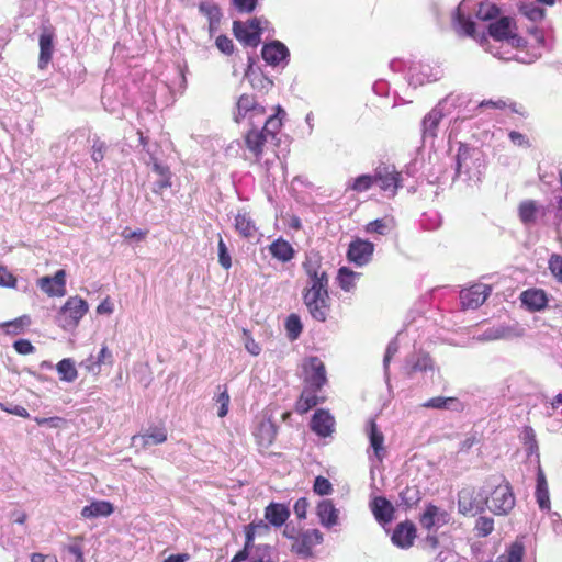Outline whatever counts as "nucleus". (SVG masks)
Segmentation results:
<instances>
[{"mask_svg":"<svg viewBox=\"0 0 562 562\" xmlns=\"http://www.w3.org/2000/svg\"><path fill=\"white\" fill-rule=\"evenodd\" d=\"M16 278L3 266H0V286L15 288Z\"/></svg>","mask_w":562,"mask_h":562,"instance_id":"62","label":"nucleus"},{"mask_svg":"<svg viewBox=\"0 0 562 562\" xmlns=\"http://www.w3.org/2000/svg\"><path fill=\"white\" fill-rule=\"evenodd\" d=\"M316 516L319 524L330 529L339 522V510L335 507L331 499H322L316 506Z\"/></svg>","mask_w":562,"mask_h":562,"instance_id":"26","label":"nucleus"},{"mask_svg":"<svg viewBox=\"0 0 562 562\" xmlns=\"http://www.w3.org/2000/svg\"><path fill=\"white\" fill-rule=\"evenodd\" d=\"M311 429L319 437H328L335 430V418L325 409H317L311 419Z\"/></svg>","mask_w":562,"mask_h":562,"instance_id":"25","label":"nucleus"},{"mask_svg":"<svg viewBox=\"0 0 562 562\" xmlns=\"http://www.w3.org/2000/svg\"><path fill=\"white\" fill-rule=\"evenodd\" d=\"M303 301L311 316L318 322L327 319L330 304L328 284H312L306 286L303 293Z\"/></svg>","mask_w":562,"mask_h":562,"instance_id":"5","label":"nucleus"},{"mask_svg":"<svg viewBox=\"0 0 562 562\" xmlns=\"http://www.w3.org/2000/svg\"><path fill=\"white\" fill-rule=\"evenodd\" d=\"M56 368L61 381L74 382L77 379L78 372L71 359L65 358L60 360Z\"/></svg>","mask_w":562,"mask_h":562,"instance_id":"47","label":"nucleus"},{"mask_svg":"<svg viewBox=\"0 0 562 562\" xmlns=\"http://www.w3.org/2000/svg\"><path fill=\"white\" fill-rule=\"evenodd\" d=\"M261 57L267 65L283 69L289 64L290 52L280 41H271L262 46Z\"/></svg>","mask_w":562,"mask_h":562,"instance_id":"17","label":"nucleus"},{"mask_svg":"<svg viewBox=\"0 0 562 562\" xmlns=\"http://www.w3.org/2000/svg\"><path fill=\"white\" fill-rule=\"evenodd\" d=\"M324 541V536L318 529H307L294 538L292 551L300 558L307 559L314 555L315 546Z\"/></svg>","mask_w":562,"mask_h":562,"instance_id":"15","label":"nucleus"},{"mask_svg":"<svg viewBox=\"0 0 562 562\" xmlns=\"http://www.w3.org/2000/svg\"><path fill=\"white\" fill-rule=\"evenodd\" d=\"M269 252L281 262H288L294 258L295 250L291 244L283 239L278 238L269 246Z\"/></svg>","mask_w":562,"mask_h":562,"instance_id":"39","label":"nucleus"},{"mask_svg":"<svg viewBox=\"0 0 562 562\" xmlns=\"http://www.w3.org/2000/svg\"><path fill=\"white\" fill-rule=\"evenodd\" d=\"M106 146L105 143L95 138L92 145L91 158L94 162H99L104 158Z\"/></svg>","mask_w":562,"mask_h":562,"instance_id":"63","label":"nucleus"},{"mask_svg":"<svg viewBox=\"0 0 562 562\" xmlns=\"http://www.w3.org/2000/svg\"><path fill=\"white\" fill-rule=\"evenodd\" d=\"M449 520V513L434 504H428L420 517V524L427 530L440 528L447 525Z\"/></svg>","mask_w":562,"mask_h":562,"instance_id":"23","label":"nucleus"},{"mask_svg":"<svg viewBox=\"0 0 562 562\" xmlns=\"http://www.w3.org/2000/svg\"><path fill=\"white\" fill-rule=\"evenodd\" d=\"M137 134L139 135V143L148 156V159H145V164L147 166H151L153 172L158 176V179L153 184V192L161 194L164 189L171 187V171L167 165L161 164L155 156V151L151 150V147L148 144V138L139 131Z\"/></svg>","mask_w":562,"mask_h":562,"instance_id":"10","label":"nucleus"},{"mask_svg":"<svg viewBox=\"0 0 562 562\" xmlns=\"http://www.w3.org/2000/svg\"><path fill=\"white\" fill-rule=\"evenodd\" d=\"M415 537L416 529L414 525L409 522H401L394 529L391 540L394 546L402 549H408L412 547Z\"/></svg>","mask_w":562,"mask_h":562,"instance_id":"28","label":"nucleus"},{"mask_svg":"<svg viewBox=\"0 0 562 562\" xmlns=\"http://www.w3.org/2000/svg\"><path fill=\"white\" fill-rule=\"evenodd\" d=\"M37 286L50 297L66 294V271L57 270L54 276H44L37 280Z\"/></svg>","mask_w":562,"mask_h":562,"instance_id":"20","label":"nucleus"},{"mask_svg":"<svg viewBox=\"0 0 562 562\" xmlns=\"http://www.w3.org/2000/svg\"><path fill=\"white\" fill-rule=\"evenodd\" d=\"M199 10L203 13L210 22V30H213L222 19V11L220 7L212 2H202Z\"/></svg>","mask_w":562,"mask_h":562,"instance_id":"48","label":"nucleus"},{"mask_svg":"<svg viewBox=\"0 0 562 562\" xmlns=\"http://www.w3.org/2000/svg\"><path fill=\"white\" fill-rule=\"evenodd\" d=\"M249 558L250 562H271V548L267 544L257 546Z\"/></svg>","mask_w":562,"mask_h":562,"instance_id":"53","label":"nucleus"},{"mask_svg":"<svg viewBox=\"0 0 562 562\" xmlns=\"http://www.w3.org/2000/svg\"><path fill=\"white\" fill-rule=\"evenodd\" d=\"M548 265L552 276L562 284V256L558 254L551 255Z\"/></svg>","mask_w":562,"mask_h":562,"instance_id":"55","label":"nucleus"},{"mask_svg":"<svg viewBox=\"0 0 562 562\" xmlns=\"http://www.w3.org/2000/svg\"><path fill=\"white\" fill-rule=\"evenodd\" d=\"M235 228L245 238H251L257 233V226L251 216L244 212L235 216Z\"/></svg>","mask_w":562,"mask_h":562,"instance_id":"44","label":"nucleus"},{"mask_svg":"<svg viewBox=\"0 0 562 562\" xmlns=\"http://www.w3.org/2000/svg\"><path fill=\"white\" fill-rule=\"evenodd\" d=\"M490 485L479 490L471 487L462 488L458 493V509L462 515L475 516L485 510L488 505Z\"/></svg>","mask_w":562,"mask_h":562,"instance_id":"8","label":"nucleus"},{"mask_svg":"<svg viewBox=\"0 0 562 562\" xmlns=\"http://www.w3.org/2000/svg\"><path fill=\"white\" fill-rule=\"evenodd\" d=\"M245 79L250 83L254 90L262 95L273 87V81L263 74L256 59L250 56L248 57V66L245 71Z\"/></svg>","mask_w":562,"mask_h":562,"instance_id":"18","label":"nucleus"},{"mask_svg":"<svg viewBox=\"0 0 562 562\" xmlns=\"http://www.w3.org/2000/svg\"><path fill=\"white\" fill-rule=\"evenodd\" d=\"M424 408L446 409L452 412H462L463 403L457 397L436 396L427 400L422 404Z\"/></svg>","mask_w":562,"mask_h":562,"instance_id":"35","label":"nucleus"},{"mask_svg":"<svg viewBox=\"0 0 562 562\" xmlns=\"http://www.w3.org/2000/svg\"><path fill=\"white\" fill-rule=\"evenodd\" d=\"M508 137L510 139V142L515 145V146H518V147H522V148H528L530 147V142H529V138L520 133V132H517V131H510L508 133Z\"/></svg>","mask_w":562,"mask_h":562,"instance_id":"64","label":"nucleus"},{"mask_svg":"<svg viewBox=\"0 0 562 562\" xmlns=\"http://www.w3.org/2000/svg\"><path fill=\"white\" fill-rule=\"evenodd\" d=\"M266 106L254 94L243 93L236 102L233 113L234 121L241 123L247 121L249 125H261L265 120Z\"/></svg>","mask_w":562,"mask_h":562,"instance_id":"6","label":"nucleus"},{"mask_svg":"<svg viewBox=\"0 0 562 562\" xmlns=\"http://www.w3.org/2000/svg\"><path fill=\"white\" fill-rule=\"evenodd\" d=\"M215 45L218 48V50H221L225 55H231L234 52V43L226 35L217 36Z\"/></svg>","mask_w":562,"mask_h":562,"instance_id":"59","label":"nucleus"},{"mask_svg":"<svg viewBox=\"0 0 562 562\" xmlns=\"http://www.w3.org/2000/svg\"><path fill=\"white\" fill-rule=\"evenodd\" d=\"M522 440H524V443L528 447V450H529L530 453L535 449H537L536 434H535V430L531 427H529V426L524 427Z\"/></svg>","mask_w":562,"mask_h":562,"instance_id":"60","label":"nucleus"},{"mask_svg":"<svg viewBox=\"0 0 562 562\" xmlns=\"http://www.w3.org/2000/svg\"><path fill=\"white\" fill-rule=\"evenodd\" d=\"M474 529L477 536L487 537L494 530V519L486 516H480L475 521Z\"/></svg>","mask_w":562,"mask_h":562,"instance_id":"52","label":"nucleus"},{"mask_svg":"<svg viewBox=\"0 0 562 562\" xmlns=\"http://www.w3.org/2000/svg\"><path fill=\"white\" fill-rule=\"evenodd\" d=\"M374 248L370 240L355 238L348 246L347 259L359 268L364 267L372 260Z\"/></svg>","mask_w":562,"mask_h":562,"instance_id":"16","label":"nucleus"},{"mask_svg":"<svg viewBox=\"0 0 562 562\" xmlns=\"http://www.w3.org/2000/svg\"><path fill=\"white\" fill-rule=\"evenodd\" d=\"M167 440V430L165 427H150L143 435H135L132 438V442L134 446H149V445H160Z\"/></svg>","mask_w":562,"mask_h":562,"instance_id":"33","label":"nucleus"},{"mask_svg":"<svg viewBox=\"0 0 562 562\" xmlns=\"http://www.w3.org/2000/svg\"><path fill=\"white\" fill-rule=\"evenodd\" d=\"M113 512L114 506L109 501H93L81 509L80 516L83 519H95L109 517Z\"/></svg>","mask_w":562,"mask_h":562,"instance_id":"31","label":"nucleus"},{"mask_svg":"<svg viewBox=\"0 0 562 562\" xmlns=\"http://www.w3.org/2000/svg\"><path fill=\"white\" fill-rule=\"evenodd\" d=\"M326 381L324 363L317 357H312L306 366L305 386L321 390Z\"/></svg>","mask_w":562,"mask_h":562,"instance_id":"24","label":"nucleus"},{"mask_svg":"<svg viewBox=\"0 0 562 562\" xmlns=\"http://www.w3.org/2000/svg\"><path fill=\"white\" fill-rule=\"evenodd\" d=\"M546 207L536 200H524L518 205V217L526 227L536 225L546 215Z\"/></svg>","mask_w":562,"mask_h":562,"instance_id":"22","label":"nucleus"},{"mask_svg":"<svg viewBox=\"0 0 562 562\" xmlns=\"http://www.w3.org/2000/svg\"><path fill=\"white\" fill-rule=\"evenodd\" d=\"M515 506V495L508 483L490 486L487 507L495 515H507Z\"/></svg>","mask_w":562,"mask_h":562,"instance_id":"14","label":"nucleus"},{"mask_svg":"<svg viewBox=\"0 0 562 562\" xmlns=\"http://www.w3.org/2000/svg\"><path fill=\"white\" fill-rule=\"evenodd\" d=\"M302 323L300 317L296 314H291L288 316L285 322V329L288 331V336L291 340H295L302 333Z\"/></svg>","mask_w":562,"mask_h":562,"instance_id":"50","label":"nucleus"},{"mask_svg":"<svg viewBox=\"0 0 562 562\" xmlns=\"http://www.w3.org/2000/svg\"><path fill=\"white\" fill-rule=\"evenodd\" d=\"M461 94L451 93L442 99L438 104L424 117L422 122V132L424 142L434 140L437 137L440 121L452 113V110L464 102Z\"/></svg>","mask_w":562,"mask_h":562,"instance_id":"4","label":"nucleus"},{"mask_svg":"<svg viewBox=\"0 0 562 562\" xmlns=\"http://www.w3.org/2000/svg\"><path fill=\"white\" fill-rule=\"evenodd\" d=\"M374 187V178L372 173H362L355 178L348 179L346 182V192L353 191L357 193H363Z\"/></svg>","mask_w":562,"mask_h":562,"instance_id":"42","label":"nucleus"},{"mask_svg":"<svg viewBox=\"0 0 562 562\" xmlns=\"http://www.w3.org/2000/svg\"><path fill=\"white\" fill-rule=\"evenodd\" d=\"M443 76V68L439 63H414L408 67V85L416 88L426 83L438 81Z\"/></svg>","mask_w":562,"mask_h":562,"instance_id":"12","label":"nucleus"},{"mask_svg":"<svg viewBox=\"0 0 562 562\" xmlns=\"http://www.w3.org/2000/svg\"><path fill=\"white\" fill-rule=\"evenodd\" d=\"M290 514L289 507L282 503L272 502L265 508V518L276 528L282 527Z\"/></svg>","mask_w":562,"mask_h":562,"instance_id":"30","label":"nucleus"},{"mask_svg":"<svg viewBox=\"0 0 562 562\" xmlns=\"http://www.w3.org/2000/svg\"><path fill=\"white\" fill-rule=\"evenodd\" d=\"M371 509L380 524H389L393 519L394 508L385 497L378 496L371 503Z\"/></svg>","mask_w":562,"mask_h":562,"instance_id":"36","label":"nucleus"},{"mask_svg":"<svg viewBox=\"0 0 562 562\" xmlns=\"http://www.w3.org/2000/svg\"><path fill=\"white\" fill-rule=\"evenodd\" d=\"M88 303L79 296H70L57 315L58 325L65 330L75 329L88 312Z\"/></svg>","mask_w":562,"mask_h":562,"instance_id":"11","label":"nucleus"},{"mask_svg":"<svg viewBox=\"0 0 562 562\" xmlns=\"http://www.w3.org/2000/svg\"><path fill=\"white\" fill-rule=\"evenodd\" d=\"M471 10H475V15L479 20L488 21L498 16L499 9L495 3L490 1L474 3L472 0H462L454 11V26L458 32L463 35L476 38L475 22L468 14Z\"/></svg>","mask_w":562,"mask_h":562,"instance_id":"3","label":"nucleus"},{"mask_svg":"<svg viewBox=\"0 0 562 562\" xmlns=\"http://www.w3.org/2000/svg\"><path fill=\"white\" fill-rule=\"evenodd\" d=\"M492 292V288L484 283H477L460 292V303L463 308L475 310L481 306Z\"/></svg>","mask_w":562,"mask_h":562,"instance_id":"19","label":"nucleus"},{"mask_svg":"<svg viewBox=\"0 0 562 562\" xmlns=\"http://www.w3.org/2000/svg\"><path fill=\"white\" fill-rule=\"evenodd\" d=\"M524 306L531 312L542 311L548 304L547 293L541 289H528L520 295Z\"/></svg>","mask_w":562,"mask_h":562,"instance_id":"29","label":"nucleus"},{"mask_svg":"<svg viewBox=\"0 0 562 562\" xmlns=\"http://www.w3.org/2000/svg\"><path fill=\"white\" fill-rule=\"evenodd\" d=\"M393 216H384L373 220L364 226V232L369 235L386 236L395 228Z\"/></svg>","mask_w":562,"mask_h":562,"instance_id":"38","label":"nucleus"},{"mask_svg":"<svg viewBox=\"0 0 562 562\" xmlns=\"http://www.w3.org/2000/svg\"><path fill=\"white\" fill-rule=\"evenodd\" d=\"M65 550L74 557V562H85L82 537H76L65 547Z\"/></svg>","mask_w":562,"mask_h":562,"instance_id":"51","label":"nucleus"},{"mask_svg":"<svg viewBox=\"0 0 562 562\" xmlns=\"http://www.w3.org/2000/svg\"><path fill=\"white\" fill-rule=\"evenodd\" d=\"M403 372L411 379L417 374L434 379L435 374H439L440 369L428 352L415 350L406 356Z\"/></svg>","mask_w":562,"mask_h":562,"instance_id":"9","label":"nucleus"},{"mask_svg":"<svg viewBox=\"0 0 562 562\" xmlns=\"http://www.w3.org/2000/svg\"><path fill=\"white\" fill-rule=\"evenodd\" d=\"M536 498L537 503L542 510L550 509V496L549 488L546 476L541 470L538 471L537 474V485H536Z\"/></svg>","mask_w":562,"mask_h":562,"instance_id":"45","label":"nucleus"},{"mask_svg":"<svg viewBox=\"0 0 562 562\" xmlns=\"http://www.w3.org/2000/svg\"><path fill=\"white\" fill-rule=\"evenodd\" d=\"M361 273L352 271L348 267H341L338 270L337 283L345 292H351L355 290L357 281L360 279Z\"/></svg>","mask_w":562,"mask_h":562,"instance_id":"43","label":"nucleus"},{"mask_svg":"<svg viewBox=\"0 0 562 562\" xmlns=\"http://www.w3.org/2000/svg\"><path fill=\"white\" fill-rule=\"evenodd\" d=\"M367 431L370 440V447L373 449L374 456L378 461H382L385 454L384 451V436L378 429V425L373 419H370L367 426Z\"/></svg>","mask_w":562,"mask_h":562,"instance_id":"37","label":"nucleus"},{"mask_svg":"<svg viewBox=\"0 0 562 562\" xmlns=\"http://www.w3.org/2000/svg\"><path fill=\"white\" fill-rule=\"evenodd\" d=\"M251 128L245 134V145L247 149L256 157L260 159L263 151V145L268 142V137L262 132L260 125H250Z\"/></svg>","mask_w":562,"mask_h":562,"instance_id":"27","label":"nucleus"},{"mask_svg":"<svg viewBox=\"0 0 562 562\" xmlns=\"http://www.w3.org/2000/svg\"><path fill=\"white\" fill-rule=\"evenodd\" d=\"M519 11L532 22L541 21L544 16V11L537 1L521 4Z\"/></svg>","mask_w":562,"mask_h":562,"instance_id":"49","label":"nucleus"},{"mask_svg":"<svg viewBox=\"0 0 562 562\" xmlns=\"http://www.w3.org/2000/svg\"><path fill=\"white\" fill-rule=\"evenodd\" d=\"M318 391L319 390L304 386L296 403L297 413L305 414L321 402L322 398L317 395Z\"/></svg>","mask_w":562,"mask_h":562,"instance_id":"41","label":"nucleus"},{"mask_svg":"<svg viewBox=\"0 0 562 562\" xmlns=\"http://www.w3.org/2000/svg\"><path fill=\"white\" fill-rule=\"evenodd\" d=\"M398 348L400 347H398V342H397L396 338L392 339L387 344L385 355L383 358V368H384L385 376H389V366H390L391 359L397 353Z\"/></svg>","mask_w":562,"mask_h":562,"instance_id":"57","label":"nucleus"},{"mask_svg":"<svg viewBox=\"0 0 562 562\" xmlns=\"http://www.w3.org/2000/svg\"><path fill=\"white\" fill-rule=\"evenodd\" d=\"M374 186L386 198H394L398 190L403 188L402 172L392 164L380 162L373 169Z\"/></svg>","mask_w":562,"mask_h":562,"instance_id":"7","label":"nucleus"},{"mask_svg":"<svg viewBox=\"0 0 562 562\" xmlns=\"http://www.w3.org/2000/svg\"><path fill=\"white\" fill-rule=\"evenodd\" d=\"M54 52V33L44 29L40 35V57H38V67L40 69H45L47 65L52 60Z\"/></svg>","mask_w":562,"mask_h":562,"instance_id":"32","label":"nucleus"},{"mask_svg":"<svg viewBox=\"0 0 562 562\" xmlns=\"http://www.w3.org/2000/svg\"><path fill=\"white\" fill-rule=\"evenodd\" d=\"M321 262L322 259L317 252H310L306 255L305 261L303 262V269L307 276L306 286L314 283L315 285L328 284L327 273L322 270Z\"/></svg>","mask_w":562,"mask_h":562,"instance_id":"21","label":"nucleus"},{"mask_svg":"<svg viewBox=\"0 0 562 562\" xmlns=\"http://www.w3.org/2000/svg\"><path fill=\"white\" fill-rule=\"evenodd\" d=\"M31 316L25 314L12 321L1 323L0 327L9 335H19L23 333L25 328L31 326Z\"/></svg>","mask_w":562,"mask_h":562,"instance_id":"46","label":"nucleus"},{"mask_svg":"<svg viewBox=\"0 0 562 562\" xmlns=\"http://www.w3.org/2000/svg\"><path fill=\"white\" fill-rule=\"evenodd\" d=\"M277 435V427L270 419L261 420L255 431L254 436L257 443L262 448H268L273 442Z\"/></svg>","mask_w":562,"mask_h":562,"instance_id":"34","label":"nucleus"},{"mask_svg":"<svg viewBox=\"0 0 562 562\" xmlns=\"http://www.w3.org/2000/svg\"><path fill=\"white\" fill-rule=\"evenodd\" d=\"M218 263L225 270L232 267V258L228 248L221 236L218 238Z\"/></svg>","mask_w":562,"mask_h":562,"instance_id":"56","label":"nucleus"},{"mask_svg":"<svg viewBox=\"0 0 562 562\" xmlns=\"http://www.w3.org/2000/svg\"><path fill=\"white\" fill-rule=\"evenodd\" d=\"M479 42L486 52H490L493 56L499 59L519 60L516 55H508L502 50L504 43L514 47L519 46L521 42V38L514 33L513 20L508 16H502L498 20L490 23L488 36L482 34Z\"/></svg>","mask_w":562,"mask_h":562,"instance_id":"1","label":"nucleus"},{"mask_svg":"<svg viewBox=\"0 0 562 562\" xmlns=\"http://www.w3.org/2000/svg\"><path fill=\"white\" fill-rule=\"evenodd\" d=\"M524 546L519 542H515L508 550L507 562H522Z\"/></svg>","mask_w":562,"mask_h":562,"instance_id":"61","label":"nucleus"},{"mask_svg":"<svg viewBox=\"0 0 562 562\" xmlns=\"http://www.w3.org/2000/svg\"><path fill=\"white\" fill-rule=\"evenodd\" d=\"M485 170V156L477 147L460 144L454 158L452 181L477 184Z\"/></svg>","mask_w":562,"mask_h":562,"instance_id":"2","label":"nucleus"},{"mask_svg":"<svg viewBox=\"0 0 562 562\" xmlns=\"http://www.w3.org/2000/svg\"><path fill=\"white\" fill-rule=\"evenodd\" d=\"M313 491L319 496H327L333 493V485L328 479L319 475L314 481Z\"/></svg>","mask_w":562,"mask_h":562,"instance_id":"54","label":"nucleus"},{"mask_svg":"<svg viewBox=\"0 0 562 562\" xmlns=\"http://www.w3.org/2000/svg\"><path fill=\"white\" fill-rule=\"evenodd\" d=\"M232 4L239 13H251L256 10L258 0H232Z\"/></svg>","mask_w":562,"mask_h":562,"instance_id":"58","label":"nucleus"},{"mask_svg":"<svg viewBox=\"0 0 562 562\" xmlns=\"http://www.w3.org/2000/svg\"><path fill=\"white\" fill-rule=\"evenodd\" d=\"M285 116V111L281 108H277V113L272 115L265 114V120L261 124L262 127L260 128L262 132H265L266 136L268 138L274 139L276 134L279 132L281 125H282V117Z\"/></svg>","mask_w":562,"mask_h":562,"instance_id":"40","label":"nucleus"},{"mask_svg":"<svg viewBox=\"0 0 562 562\" xmlns=\"http://www.w3.org/2000/svg\"><path fill=\"white\" fill-rule=\"evenodd\" d=\"M263 24L267 25L268 21L261 18H252L246 22L234 21L233 33L239 42L256 47L260 43Z\"/></svg>","mask_w":562,"mask_h":562,"instance_id":"13","label":"nucleus"}]
</instances>
